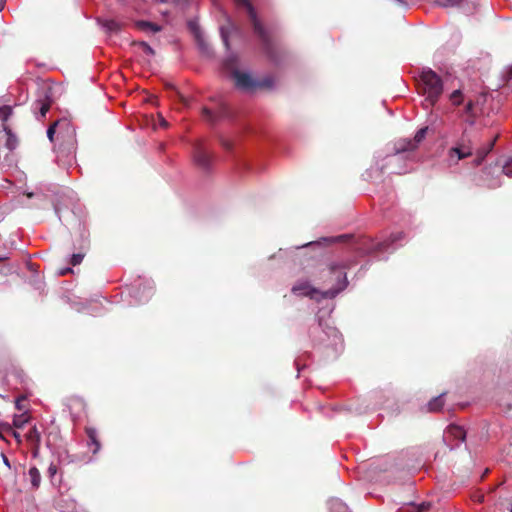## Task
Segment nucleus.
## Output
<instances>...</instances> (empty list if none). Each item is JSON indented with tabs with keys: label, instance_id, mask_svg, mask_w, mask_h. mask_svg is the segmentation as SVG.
Wrapping results in <instances>:
<instances>
[{
	"label": "nucleus",
	"instance_id": "nucleus-28",
	"mask_svg": "<svg viewBox=\"0 0 512 512\" xmlns=\"http://www.w3.org/2000/svg\"><path fill=\"white\" fill-rule=\"evenodd\" d=\"M273 86V79L265 77L262 80H257V88H271Z\"/></svg>",
	"mask_w": 512,
	"mask_h": 512
},
{
	"label": "nucleus",
	"instance_id": "nucleus-21",
	"mask_svg": "<svg viewBox=\"0 0 512 512\" xmlns=\"http://www.w3.org/2000/svg\"><path fill=\"white\" fill-rule=\"evenodd\" d=\"M132 45L139 47L142 50V52L147 56L155 55V50L144 41H133Z\"/></svg>",
	"mask_w": 512,
	"mask_h": 512
},
{
	"label": "nucleus",
	"instance_id": "nucleus-2",
	"mask_svg": "<svg viewBox=\"0 0 512 512\" xmlns=\"http://www.w3.org/2000/svg\"><path fill=\"white\" fill-rule=\"evenodd\" d=\"M419 90L421 94L426 96V101L433 106L443 92V82L435 71L426 68L420 74Z\"/></svg>",
	"mask_w": 512,
	"mask_h": 512
},
{
	"label": "nucleus",
	"instance_id": "nucleus-18",
	"mask_svg": "<svg viewBox=\"0 0 512 512\" xmlns=\"http://www.w3.org/2000/svg\"><path fill=\"white\" fill-rule=\"evenodd\" d=\"M29 477L31 481V485L33 489H38L41 483V475L39 470L36 467H31L29 469Z\"/></svg>",
	"mask_w": 512,
	"mask_h": 512
},
{
	"label": "nucleus",
	"instance_id": "nucleus-15",
	"mask_svg": "<svg viewBox=\"0 0 512 512\" xmlns=\"http://www.w3.org/2000/svg\"><path fill=\"white\" fill-rule=\"evenodd\" d=\"M135 27L143 32H152L157 33L161 31V26L157 25L156 23H152L149 21L139 20L135 22Z\"/></svg>",
	"mask_w": 512,
	"mask_h": 512
},
{
	"label": "nucleus",
	"instance_id": "nucleus-12",
	"mask_svg": "<svg viewBox=\"0 0 512 512\" xmlns=\"http://www.w3.org/2000/svg\"><path fill=\"white\" fill-rule=\"evenodd\" d=\"M85 432H86L87 437L89 439L88 446H93L94 447L92 449V453L93 454L98 453L100 448H101V443H100V440L98 438L97 430L95 428H93V427H86L85 428Z\"/></svg>",
	"mask_w": 512,
	"mask_h": 512
},
{
	"label": "nucleus",
	"instance_id": "nucleus-3",
	"mask_svg": "<svg viewBox=\"0 0 512 512\" xmlns=\"http://www.w3.org/2000/svg\"><path fill=\"white\" fill-rule=\"evenodd\" d=\"M237 59L229 57L224 61V67L231 71V75L235 81V86L246 92H251L257 89V80L252 78L248 73L241 72L236 69Z\"/></svg>",
	"mask_w": 512,
	"mask_h": 512
},
{
	"label": "nucleus",
	"instance_id": "nucleus-35",
	"mask_svg": "<svg viewBox=\"0 0 512 512\" xmlns=\"http://www.w3.org/2000/svg\"><path fill=\"white\" fill-rule=\"evenodd\" d=\"M57 473V466L55 464H50L48 467V474L50 477H54Z\"/></svg>",
	"mask_w": 512,
	"mask_h": 512
},
{
	"label": "nucleus",
	"instance_id": "nucleus-40",
	"mask_svg": "<svg viewBox=\"0 0 512 512\" xmlns=\"http://www.w3.org/2000/svg\"><path fill=\"white\" fill-rule=\"evenodd\" d=\"M507 79L508 80H511L512 79V66L509 67L508 71H507Z\"/></svg>",
	"mask_w": 512,
	"mask_h": 512
},
{
	"label": "nucleus",
	"instance_id": "nucleus-25",
	"mask_svg": "<svg viewBox=\"0 0 512 512\" xmlns=\"http://www.w3.org/2000/svg\"><path fill=\"white\" fill-rule=\"evenodd\" d=\"M450 101L454 106H459L463 102V94L460 89L453 91L450 94Z\"/></svg>",
	"mask_w": 512,
	"mask_h": 512
},
{
	"label": "nucleus",
	"instance_id": "nucleus-7",
	"mask_svg": "<svg viewBox=\"0 0 512 512\" xmlns=\"http://www.w3.org/2000/svg\"><path fill=\"white\" fill-rule=\"evenodd\" d=\"M203 117L210 123L216 122L219 118L228 115V106L225 103H220L216 110L204 107L202 109Z\"/></svg>",
	"mask_w": 512,
	"mask_h": 512
},
{
	"label": "nucleus",
	"instance_id": "nucleus-20",
	"mask_svg": "<svg viewBox=\"0 0 512 512\" xmlns=\"http://www.w3.org/2000/svg\"><path fill=\"white\" fill-rule=\"evenodd\" d=\"M466 0H436L435 4L443 8L460 7Z\"/></svg>",
	"mask_w": 512,
	"mask_h": 512
},
{
	"label": "nucleus",
	"instance_id": "nucleus-43",
	"mask_svg": "<svg viewBox=\"0 0 512 512\" xmlns=\"http://www.w3.org/2000/svg\"><path fill=\"white\" fill-rule=\"evenodd\" d=\"M162 125L163 126H166L167 125V122L165 120H162Z\"/></svg>",
	"mask_w": 512,
	"mask_h": 512
},
{
	"label": "nucleus",
	"instance_id": "nucleus-38",
	"mask_svg": "<svg viewBox=\"0 0 512 512\" xmlns=\"http://www.w3.org/2000/svg\"><path fill=\"white\" fill-rule=\"evenodd\" d=\"M166 89L167 90H171L173 91L177 96L181 97V95L179 94V92L176 90L175 86L173 84H166L165 85Z\"/></svg>",
	"mask_w": 512,
	"mask_h": 512
},
{
	"label": "nucleus",
	"instance_id": "nucleus-33",
	"mask_svg": "<svg viewBox=\"0 0 512 512\" xmlns=\"http://www.w3.org/2000/svg\"><path fill=\"white\" fill-rule=\"evenodd\" d=\"M351 237H352V235L343 234V235L331 238V241L332 242H344V241H347L348 239H350Z\"/></svg>",
	"mask_w": 512,
	"mask_h": 512
},
{
	"label": "nucleus",
	"instance_id": "nucleus-32",
	"mask_svg": "<svg viewBox=\"0 0 512 512\" xmlns=\"http://www.w3.org/2000/svg\"><path fill=\"white\" fill-rule=\"evenodd\" d=\"M83 258H84L83 254H80V253L73 254L70 259V264L73 266H76L82 262Z\"/></svg>",
	"mask_w": 512,
	"mask_h": 512
},
{
	"label": "nucleus",
	"instance_id": "nucleus-1",
	"mask_svg": "<svg viewBox=\"0 0 512 512\" xmlns=\"http://www.w3.org/2000/svg\"><path fill=\"white\" fill-rule=\"evenodd\" d=\"M234 1L238 6H242L246 9L253 31L260 41L263 53L269 60L277 62L281 56V49L274 35V31L264 26L260 21L250 0Z\"/></svg>",
	"mask_w": 512,
	"mask_h": 512
},
{
	"label": "nucleus",
	"instance_id": "nucleus-39",
	"mask_svg": "<svg viewBox=\"0 0 512 512\" xmlns=\"http://www.w3.org/2000/svg\"><path fill=\"white\" fill-rule=\"evenodd\" d=\"M71 272H72V269H71V268H66V269H62V270L59 272V274H60L61 276H64V275H66V274H68V273H71Z\"/></svg>",
	"mask_w": 512,
	"mask_h": 512
},
{
	"label": "nucleus",
	"instance_id": "nucleus-10",
	"mask_svg": "<svg viewBox=\"0 0 512 512\" xmlns=\"http://www.w3.org/2000/svg\"><path fill=\"white\" fill-rule=\"evenodd\" d=\"M292 292L298 295L314 297L315 294L320 293L319 290L313 288L308 282H300L292 287Z\"/></svg>",
	"mask_w": 512,
	"mask_h": 512
},
{
	"label": "nucleus",
	"instance_id": "nucleus-27",
	"mask_svg": "<svg viewBox=\"0 0 512 512\" xmlns=\"http://www.w3.org/2000/svg\"><path fill=\"white\" fill-rule=\"evenodd\" d=\"M465 112L466 114H468L472 120L470 121L471 124L474 123V118L476 117V112H475V109H474V102L473 101H468L466 106H465Z\"/></svg>",
	"mask_w": 512,
	"mask_h": 512
},
{
	"label": "nucleus",
	"instance_id": "nucleus-26",
	"mask_svg": "<svg viewBox=\"0 0 512 512\" xmlns=\"http://www.w3.org/2000/svg\"><path fill=\"white\" fill-rule=\"evenodd\" d=\"M37 106H39V113L42 117H45L46 113L49 111L51 102L49 99L40 100L37 102Z\"/></svg>",
	"mask_w": 512,
	"mask_h": 512
},
{
	"label": "nucleus",
	"instance_id": "nucleus-19",
	"mask_svg": "<svg viewBox=\"0 0 512 512\" xmlns=\"http://www.w3.org/2000/svg\"><path fill=\"white\" fill-rule=\"evenodd\" d=\"M102 26L109 32L117 33L121 30V24L114 19H107L101 22Z\"/></svg>",
	"mask_w": 512,
	"mask_h": 512
},
{
	"label": "nucleus",
	"instance_id": "nucleus-36",
	"mask_svg": "<svg viewBox=\"0 0 512 512\" xmlns=\"http://www.w3.org/2000/svg\"><path fill=\"white\" fill-rule=\"evenodd\" d=\"M0 458H1V459H2V461H3V464H4L8 469H10V468H11V465H10L9 459L7 458V456H6L3 452H0Z\"/></svg>",
	"mask_w": 512,
	"mask_h": 512
},
{
	"label": "nucleus",
	"instance_id": "nucleus-41",
	"mask_svg": "<svg viewBox=\"0 0 512 512\" xmlns=\"http://www.w3.org/2000/svg\"><path fill=\"white\" fill-rule=\"evenodd\" d=\"M395 1L398 2L399 4L406 5V1L405 0H395Z\"/></svg>",
	"mask_w": 512,
	"mask_h": 512
},
{
	"label": "nucleus",
	"instance_id": "nucleus-23",
	"mask_svg": "<svg viewBox=\"0 0 512 512\" xmlns=\"http://www.w3.org/2000/svg\"><path fill=\"white\" fill-rule=\"evenodd\" d=\"M13 110L11 106H2L0 107V120L2 121V126L7 124L9 117L12 115Z\"/></svg>",
	"mask_w": 512,
	"mask_h": 512
},
{
	"label": "nucleus",
	"instance_id": "nucleus-6",
	"mask_svg": "<svg viewBox=\"0 0 512 512\" xmlns=\"http://www.w3.org/2000/svg\"><path fill=\"white\" fill-rule=\"evenodd\" d=\"M474 141L471 135L467 132L462 134L457 146L449 150L450 157L457 156L458 160L467 158L473 154Z\"/></svg>",
	"mask_w": 512,
	"mask_h": 512
},
{
	"label": "nucleus",
	"instance_id": "nucleus-37",
	"mask_svg": "<svg viewBox=\"0 0 512 512\" xmlns=\"http://www.w3.org/2000/svg\"><path fill=\"white\" fill-rule=\"evenodd\" d=\"M221 35H222V39H223V42H224L225 46L227 48H229L228 36H227V34L225 33V31L223 29L221 30Z\"/></svg>",
	"mask_w": 512,
	"mask_h": 512
},
{
	"label": "nucleus",
	"instance_id": "nucleus-24",
	"mask_svg": "<svg viewBox=\"0 0 512 512\" xmlns=\"http://www.w3.org/2000/svg\"><path fill=\"white\" fill-rule=\"evenodd\" d=\"M27 439L35 444H39L41 440V434L36 426H33L27 433Z\"/></svg>",
	"mask_w": 512,
	"mask_h": 512
},
{
	"label": "nucleus",
	"instance_id": "nucleus-8",
	"mask_svg": "<svg viewBox=\"0 0 512 512\" xmlns=\"http://www.w3.org/2000/svg\"><path fill=\"white\" fill-rule=\"evenodd\" d=\"M194 161L202 169H208L211 164V155L204 147L198 144L194 151Z\"/></svg>",
	"mask_w": 512,
	"mask_h": 512
},
{
	"label": "nucleus",
	"instance_id": "nucleus-9",
	"mask_svg": "<svg viewBox=\"0 0 512 512\" xmlns=\"http://www.w3.org/2000/svg\"><path fill=\"white\" fill-rule=\"evenodd\" d=\"M402 238H403V233L402 232H399V233H396V234H392L389 241L387 240V241H383V242L372 243L371 246L367 249V252L372 253V252L383 251L391 243H393L395 241H398V240H400Z\"/></svg>",
	"mask_w": 512,
	"mask_h": 512
},
{
	"label": "nucleus",
	"instance_id": "nucleus-31",
	"mask_svg": "<svg viewBox=\"0 0 512 512\" xmlns=\"http://www.w3.org/2000/svg\"><path fill=\"white\" fill-rule=\"evenodd\" d=\"M27 422V417L25 415L15 416L13 420V424L15 427L21 428Z\"/></svg>",
	"mask_w": 512,
	"mask_h": 512
},
{
	"label": "nucleus",
	"instance_id": "nucleus-11",
	"mask_svg": "<svg viewBox=\"0 0 512 512\" xmlns=\"http://www.w3.org/2000/svg\"><path fill=\"white\" fill-rule=\"evenodd\" d=\"M497 138L498 136L492 139L487 145L476 150V158L474 160L476 166L481 165L486 156L493 150Z\"/></svg>",
	"mask_w": 512,
	"mask_h": 512
},
{
	"label": "nucleus",
	"instance_id": "nucleus-34",
	"mask_svg": "<svg viewBox=\"0 0 512 512\" xmlns=\"http://www.w3.org/2000/svg\"><path fill=\"white\" fill-rule=\"evenodd\" d=\"M25 399L26 398L24 396H21L16 399L15 406H16L17 410L22 411L24 409V407L22 405V401H24Z\"/></svg>",
	"mask_w": 512,
	"mask_h": 512
},
{
	"label": "nucleus",
	"instance_id": "nucleus-5",
	"mask_svg": "<svg viewBox=\"0 0 512 512\" xmlns=\"http://www.w3.org/2000/svg\"><path fill=\"white\" fill-rule=\"evenodd\" d=\"M427 127L419 129L413 139L403 138L394 143V154H401L404 152H411L418 148V145L424 140L427 134Z\"/></svg>",
	"mask_w": 512,
	"mask_h": 512
},
{
	"label": "nucleus",
	"instance_id": "nucleus-42",
	"mask_svg": "<svg viewBox=\"0 0 512 512\" xmlns=\"http://www.w3.org/2000/svg\"><path fill=\"white\" fill-rule=\"evenodd\" d=\"M162 2H170V0H161ZM178 0H171V2H177Z\"/></svg>",
	"mask_w": 512,
	"mask_h": 512
},
{
	"label": "nucleus",
	"instance_id": "nucleus-22",
	"mask_svg": "<svg viewBox=\"0 0 512 512\" xmlns=\"http://www.w3.org/2000/svg\"><path fill=\"white\" fill-rule=\"evenodd\" d=\"M62 126H67L68 127L69 124L66 122V120H63V121H56L52 125H50V127L47 130V137L49 138V140L51 142L54 141V134L56 132V128L57 127H62Z\"/></svg>",
	"mask_w": 512,
	"mask_h": 512
},
{
	"label": "nucleus",
	"instance_id": "nucleus-44",
	"mask_svg": "<svg viewBox=\"0 0 512 512\" xmlns=\"http://www.w3.org/2000/svg\"><path fill=\"white\" fill-rule=\"evenodd\" d=\"M14 436H15V438L19 437V435L17 433H15V432H14Z\"/></svg>",
	"mask_w": 512,
	"mask_h": 512
},
{
	"label": "nucleus",
	"instance_id": "nucleus-30",
	"mask_svg": "<svg viewBox=\"0 0 512 512\" xmlns=\"http://www.w3.org/2000/svg\"><path fill=\"white\" fill-rule=\"evenodd\" d=\"M431 507L429 502H423L419 505L413 506L414 512H427Z\"/></svg>",
	"mask_w": 512,
	"mask_h": 512
},
{
	"label": "nucleus",
	"instance_id": "nucleus-13",
	"mask_svg": "<svg viewBox=\"0 0 512 512\" xmlns=\"http://www.w3.org/2000/svg\"><path fill=\"white\" fill-rule=\"evenodd\" d=\"M446 434L447 437L455 440L465 441L466 439V431L463 427L456 424L449 425L446 429Z\"/></svg>",
	"mask_w": 512,
	"mask_h": 512
},
{
	"label": "nucleus",
	"instance_id": "nucleus-29",
	"mask_svg": "<svg viewBox=\"0 0 512 512\" xmlns=\"http://www.w3.org/2000/svg\"><path fill=\"white\" fill-rule=\"evenodd\" d=\"M502 172L508 177H512V158L507 160L502 166Z\"/></svg>",
	"mask_w": 512,
	"mask_h": 512
},
{
	"label": "nucleus",
	"instance_id": "nucleus-4",
	"mask_svg": "<svg viewBox=\"0 0 512 512\" xmlns=\"http://www.w3.org/2000/svg\"><path fill=\"white\" fill-rule=\"evenodd\" d=\"M347 262H333L329 265V271L331 274H337V282L336 285L327 290L326 292L322 293L323 298H333L338 293L343 291L347 285L348 280L346 276L345 270L348 268Z\"/></svg>",
	"mask_w": 512,
	"mask_h": 512
},
{
	"label": "nucleus",
	"instance_id": "nucleus-16",
	"mask_svg": "<svg viewBox=\"0 0 512 512\" xmlns=\"http://www.w3.org/2000/svg\"><path fill=\"white\" fill-rule=\"evenodd\" d=\"M3 131L6 133L7 136L5 146L9 150H14L18 145V139L16 135L12 132L8 124L3 125Z\"/></svg>",
	"mask_w": 512,
	"mask_h": 512
},
{
	"label": "nucleus",
	"instance_id": "nucleus-17",
	"mask_svg": "<svg viewBox=\"0 0 512 512\" xmlns=\"http://www.w3.org/2000/svg\"><path fill=\"white\" fill-rule=\"evenodd\" d=\"M443 395L444 394H441L437 397H434L431 401H429V403L427 404V410L429 412H438L443 408L445 403Z\"/></svg>",
	"mask_w": 512,
	"mask_h": 512
},
{
	"label": "nucleus",
	"instance_id": "nucleus-14",
	"mask_svg": "<svg viewBox=\"0 0 512 512\" xmlns=\"http://www.w3.org/2000/svg\"><path fill=\"white\" fill-rule=\"evenodd\" d=\"M190 26L194 32V36H195V39H196L199 49L202 51V53L209 55L210 47H209L208 43L205 41L201 31L195 25L191 24Z\"/></svg>",
	"mask_w": 512,
	"mask_h": 512
}]
</instances>
